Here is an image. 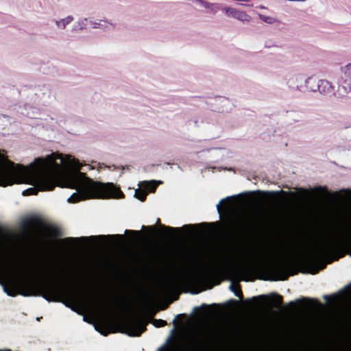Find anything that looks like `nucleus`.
<instances>
[{"instance_id": "obj_22", "label": "nucleus", "mask_w": 351, "mask_h": 351, "mask_svg": "<svg viewBox=\"0 0 351 351\" xmlns=\"http://www.w3.org/2000/svg\"><path fill=\"white\" fill-rule=\"evenodd\" d=\"M262 193L267 197L269 198H276L277 197L280 193L287 194V192L284 191H264L262 192Z\"/></svg>"}, {"instance_id": "obj_9", "label": "nucleus", "mask_w": 351, "mask_h": 351, "mask_svg": "<svg viewBox=\"0 0 351 351\" xmlns=\"http://www.w3.org/2000/svg\"><path fill=\"white\" fill-rule=\"evenodd\" d=\"M208 225H210V224L207 223H199L197 225V224H195V225L189 224V225H184L180 228H173V227H170V226H166L165 225L160 224V228L162 229L163 230H161L160 232V233L162 235L172 234H175V233L178 234L181 232L182 229L188 231V230H191L192 229H194L197 226H207Z\"/></svg>"}, {"instance_id": "obj_36", "label": "nucleus", "mask_w": 351, "mask_h": 351, "mask_svg": "<svg viewBox=\"0 0 351 351\" xmlns=\"http://www.w3.org/2000/svg\"><path fill=\"white\" fill-rule=\"evenodd\" d=\"M315 190H317V191H327V189L326 188H322L321 186L316 188Z\"/></svg>"}, {"instance_id": "obj_38", "label": "nucleus", "mask_w": 351, "mask_h": 351, "mask_svg": "<svg viewBox=\"0 0 351 351\" xmlns=\"http://www.w3.org/2000/svg\"><path fill=\"white\" fill-rule=\"evenodd\" d=\"M202 307L208 308H209V307H210V306L206 305V304H203V305H202Z\"/></svg>"}, {"instance_id": "obj_25", "label": "nucleus", "mask_w": 351, "mask_h": 351, "mask_svg": "<svg viewBox=\"0 0 351 351\" xmlns=\"http://www.w3.org/2000/svg\"><path fill=\"white\" fill-rule=\"evenodd\" d=\"M95 329L105 336L109 333V332L107 331L108 328H106V326L104 323L96 325Z\"/></svg>"}, {"instance_id": "obj_42", "label": "nucleus", "mask_w": 351, "mask_h": 351, "mask_svg": "<svg viewBox=\"0 0 351 351\" xmlns=\"http://www.w3.org/2000/svg\"><path fill=\"white\" fill-rule=\"evenodd\" d=\"M241 1H249V0H240Z\"/></svg>"}, {"instance_id": "obj_21", "label": "nucleus", "mask_w": 351, "mask_h": 351, "mask_svg": "<svg viewBox=\"0 0 351 351\" xmlns=\"http://www.w3.org/2000/svg\"><path fill=\"white\" fill-rule=\"evenodd\" d=\"M258 18L265 23L271 25L276 23L278 21L276 18L271 16H266L261 14H258Z\"/></svg>"}, {"instance_id": "obj_4", "label": "nucleus", "mask_w": 351, "mask_h": 351, "mask_svg": "<svg viewBox=\"0 0 351 351\" xmlns=\"http://www.w3.org/2000/svg\"><path fill=\"white\" fill-rule=\"evenodd\" d=\"M81 177L84 178L78 180L75 184V189L77 193H73L69 199L70 203H76L81 200L93 198H108L124 197L123 193L120 188L117 187L113 183H102L93 181L92 179L86 177L85 173H80Z\"/></svg>"}, {"instance_id": "obj_33", "label": "nucleus", "mask_w": 351, "mask_h": 351, "mask_svg": "<svg viewBox=\"0 0 351 351\" xmlns=\"http://www.w3.org/2000/svg\"><path fill=\"white\" fill-rule=\"evenodd\" d=\"M336 298H337L336 295H326L324 296V299L327 302H329L330 299H335Z\"/></svg>"}, {"instance_id": "obj_3", "label": "nucleus", "mask_w": 351, "mask_h": 351, "mask_svg": "<svg viewBox=\"0 0 351 351\" xmlns=\"http://www.w3.org/2000/svg\"><path fill=\"white\" fill-rule=\"evenodd\" d=\"M346 254L351 256V237L336 236L319 245L312 257L305 259L302 263L311 269L309 273L315 274L326 267V264H322L320 268H315L317 262L332 256L335 261H338Z\"/></svg>"}, {"instance_id": "obj_29", "label": "nucleus", "mask_w": 351, "mask_h": 351, "mask_svg": "<svg viewBox=\"0 0 351 351\" xmlns=\"http://www.w3.org/2000/svg\"><path fill=\"white\" fill-rule=\"evenodd\" d=\"M229 201V197H226V199H223L220 201V202L217 205V210L219 213L221 212V204L224 203H227Z\"/></svg>"}, {"instance_id": "obj_2", "label": "nucleus", "mask_w": 351, "mask_h": 351, "mask_svg": "<svg viewBox=\"0 0 351 351\" xmlns=\"http://www.w3.org/2000/svg\"><path fill=\"white\" fill-rule=\"evenodd\" d=\"M3 290L9 296L14 297L18 294L23 296L40 295L49 302H60L62 298H65L70 302L80 303L88 299L75 286L54 282L36 284L30 280H24L17 285L11 283L4 285Z\"/></svg>"}, {"instance_id": "obj_28", "label": "nucleus", "mask_w": 351, "mask_h": 351, "mask_svg": "<svg viewBox=\"0 0 351 351\" xmlns=\"http://www.w3.org/2000/svg\"><path fill=\"white\" fill-rule=\"evenodd\" d=\"M125 233L126 234H130V235L134 236V237H138L141 234V231H138V230H126L125 231Z\"/></svg>"}, {"instance_id": "obj_5", "label": "nucleus", "mask_w": 351, "mask_h": 351, "mask_svg": "<svg viewBox=\"0 0 351 351\" xmlns=\"http://www.w3.org/2000/svg\"><path fill=\"white\" fill-rule=\"evenodd\" d=\"M236 271L242 276H246L250 271H254L260 275L259 279L269 281L287 280L289 276L298 273L295 263L286 258H281L271 264L256 262L250 268L239 266Z\"/></svg>"}, {"instance_id": "obj_32", "label": "nucleus", "mask_w": 351, "mask_h": 351, "mask_svg": "<svg viewBox=\"0 0 351 351\" xmlns=\"http://www.w3.org/2000/svg\"><path fill=\"white\" fill-rule=\"evenodd\" d=\"M249 225L247 223H242V226H241V230H242V232H247V230H249Z\"/></svg>"}, {"instance_id": "obj_35", "label": "nucleus", "mask_w": 351, "mask_h": 351, "mask_svg": "<svg viewBox=\"0 0 351 351\" xmlns=\"http://www.w3.org/2000/svg\"><path fill=\"white\" fill-rule=\"evenodd\" d=\"M264 297H265L264 295H260L258 298L253 297V298H252L251 300L254 302H256L257 300H258V298H264Z\"/></svg>"}, {"instance_id": "obj_37", "label": "nucleus", "mask_w": 351, "mask_h": 351, "mask_svg": "<svg viewBox=\"0 0 351 351\" xmlns=\"http://www.w3.org/2000/svg\"><path fill=\"white\" fill-rule=\"evenodd\" d=\"M147 228L151 230H154V228L153 226H148Z\"/></svg>"}, {"instance_id": "obj_7", "label": "nucleus", "mask_w": 351, "mask_h": 351, "mask_svg": "<svg viewBox=\"0 0 351 351\" xmlns=\"http://www.w3.org/2000/svg\"><path fill=\"white\" fill-rule=\"evenodd\" d=\"M117 238L119 239H123L124 236L122 234H111V235H99V236H90L89 237H82L79 238H75V237H66L64 239H62L59 241V242L62 244H66V245H74L76 244L79 241H87V240H92L95 241L98 239H105V238Z\"/></svg>"}, {"instance_id": "obj_14", "label": "nucleus", "mask_w": 351, "mask_h": 351, "mask_svg": "<svg viewBox=\"0 0 351 351\" xmlns=\"http://www.w3.org/2000/svg\"><path fill=\"white\" fill-rule=\"evenodd\" d=\"M73 21V17L72 16H67L63 19H60L56 20L55 23L59 29H64L67 25L71 23Z\"/></svg>"}, {"instance_id": "obj_43", "label": "nucleus", "mask_w": 351, "mask_h": 351, "mask_svg": "<svg viewBox=\"0 0 351 351\" xmlns=\"http://www.w3.org/2000/svg\"><path fill=\"white\" fill-rule=\"evenodd\" d=\"M157 223H160V219H157Z\"/></svg>"}, {"instance_id": "obj_10", "label": "nucleus", "mask_w": 351, "mask_h": 351, "mask_svg": "<svg viewBox=\"0 0 351 351\" xmlns=\"http://www.w3.org/2000/svg\"><path fill=\"white\" fill-rule=\"evenodd\" d=\"M304 302H308V306L314 304H319V301L317 299H308L306 298H303L301 299H298L295 301H292L289 302L287 304V307L290 308L292 311H298L302 308H305V304Z\"/></svg>"}, {"instance_id": "obj_17", "label": "nucleus", "mask_w": 351, "mask_h": 351, "mask_svg": "<svg viewBox=\"0 0 351 351\" xmlns=\"http://www.w3.org/2000/svg\"><path fill=\"white\" fill-rule=\"evenodd\" d=\"M341 70L343 73L346 82H347L348 85L351 86V62L345 65Z\"/></svg>"}, {"instance_id": "obj_11", "label": "nucleus", "mask_w": 351, "mask_h": 351, "mask_svg": "<svg viewBox=\"0 0 351 351\" xmlns=\"http://www.w3.org/2000/svg\"><path fill=\"white\" fill-rule=\"evenodd\" d=\"M43 224L42 220L37 216H31L21 222V227L24 230H29L33 228H37Z\"/></svg>"}, {"instance_id": "obj_44", "label": "nucleus", "mask_w": 351, "mask_h": 351, "mask_svg": "<svg viewBox=\"0 0 351 351\" xmlns=\"http://www.w3.org/2000/svg\"><path fill=\"white\" fill-rule=\"evenodd\" d=\"M62 271H63V273L65 274V269H62Z\"/></svg>"}, {"instance_id": "obj_26", "label": "nucleus", "mask_w": 351, "mask_h": 351, "mask_svg": "<svg viewBox=\"0 0 351 351\" xmlns=\"http://www.w3.org/2000/svg\"><path fill=\"white\" fill-rule=\"evenodd\" d=\"M152 324L156 328L164 327L167 325V322L165 320L160 319H154L152 321Z\"/></svg>"}, {"instance_id": "obj_24", "label": "nucleus", "mask_w": 351, "mask_h": 351, "mask_svg": "<svg viewBox=\"0 0 351 351\" xmlns=\"http://www.w3.org/2000/svg\"><path fill=\"white\" fill-rule=\"evenodd\" d=\"M145 186L146 189L149 190L150 192H154L158 186V184L156 181L152 180L150 182H145Z\"/></svg>"}, {"instance_id": "obj_23", "label": "nucleus", "mask_w": 351, "mask_h": 351, "mask_svg": "<svg viewBox=\"0 0 351 351\" xmlns=\"http://www.w3.org/2000/svg\"><path fill=\"white\" fill-rule=\"evenodd\" d=\"M147 195V193L146 191L141 189H138L136 190L134 196L141 202H143L145 200Z\"/></svg>"}, {"instance_id": "obj_6", "label": "nucleus", "mask_w": 351, "mask_h": 351, "mask_svg": "<svg viewBox=\"0 0 351 351\" xmlns=\"http://www.w3.org/2000/svg\"><path fill=\"white\" fill-rule=\"evenodd\" d=\"M146 324L141 319H128L123 323V332L130 337H140L147 330Z\"/></svg>"}, {"instance_id": "obj_40", "label": "nucleus", "mask_w": 351, "mask_h": 351, "mask_svg": "<svg viewBox=\"0 0 351 351\" xmlns=\"http://www.w3.org/2000/svg\"><path fill=\"white\" fill-rule=\"evenodd\" d=\"M242 280H245V281H248V280H248L247 278H242Z\"/></svg>"}, {"instance_id": "obj_20", "label": "nucleus", "mask_w": 351, "mask_h": 351, "mask_svg": "<svg viewBox=\"0 0 351 351\" xmlns=\"http://www.w3.org/2000/svg\"><path fill=\"white\" fill-rule=\"evenodd\" d=\"M208 343L203 339H196V349L197 351H207Z\"/></svg>"}, {"instance_id": "obj_19", "label": "nucleus", "mask_w": 351, "mask_h": 351, "mask_svg": "<svg viewBox=\"0 0 351 351\" xmlns=\"http://www.w3.org/2000/svg\"><path fill=\"white\" fill-rule=\"evenodd\" d=\"M230 290L234 292V295L241 299L243 298V293L241 289V285L239 284L234 285L232 283L230 285Z\"/></svg>"}, {"instance_id": "obj_8", "label": "nucleus", "mask_w": 351, "mask_h": 351, "mask_svg": "<svg viewBox=\"0 0 351 351\" xmlns=\"http://www.w3.org/2000/svg\"><path fill=\"white\" fill-rule=\"evenodd\" d=\"M223 11L226 16L233 18L242 23H250L252 20V17L245 11L235 8L225 7Z\"/></svg>"}, {"instance_id": "obj_18", "label": "nucleus", "mask_w": 351, "mask_h": 351, "mask_svg": "<svg viewBox=\"0 0 351 351\" xmlns=\"http://www.w3.org/2000/svg\"><path fill=\"white\" fill-rule=\"evenodd\" d=\"M91 302L98 309L102 311H108L110 309V306L106 302H104L98 300H92Z\"/></svg>"}, {"instance_id": "obj_1", "label": "nucleus", "mask_w": 351, "mask_h": 351, "mask_svg": "<svg viewBox=\"0 0 351 351\" xmlns=\"http://www.w3.org/2000/svg\"><path fill=\"white\" fill-rule=\"evenodd\" d=\"M57 159L62 161L61 155L52 154L45 158H36L28 167L7 160L6 165L0 167V186L21 183H29L36 186L23 191L24 196L36 195L38 190L52 191L56 186L53 171L59 167Z\"/></svg>"}, {"instance_id": "obj_39", "label": "nucleus", "mask_w": 351, "mask_h": 351, "mask_svg": "<svg viewBox=\"0 0 351 351\" xmlns=\"http://www.w3.org/2000/svg\"><path fill=\"white\" fill-rule=\"evenodd\" d=\"M346 193H348V194H350V195H351V190H349V189H348V190H347V191H346Z\"/></svg>"}, {"instance_id": "obj_12", "label": "nucleus", "mask_w": 351, "mask_h": 351, "mask_svg": "<svg viewBox=\"0 0 351 351\" xmlns=\"http://www.w3.org/2000/svg\"><path fill=\"white\" fill-rule=\"evenodd\" d=\"M307 85L315 86L317 88H327L330 86L328 81L317 77H310L306 81Z\"/></svg>"}, {"instance_id": "obj_30", "label": "nucleus", "mask_w": 351, "mask_h": 351, "mask_svg": "<svg viewBox=\"0 0 351 351\" xmlns=\"http://www.w3.org/2000/svg\"><path fill=\"white\" fill-rule=\"evenodd\" d=\"M184 317H185L184 314H179V315H176L175 319L173 321V324L174 325L175 327H176L178 326L177 319L182 318Z\"/></svg>"}, {"instance_id": "obj_31", "label": "nucleus", "mask_w": 351, "mask_h": 351, "mask_svg": "<svg viewBox=\"0 0 351 351\" xmlns=\"http://www.w3.org/2000/svg\"><path fill=\"white\" fill-rule=\"evenodd\" d=\"M39 271L42 272V274H51V272H49V267H42L40 268V269H39ZM50 271H51V269H50Z\"/></svg>"}, {"instance_id": "obj_41", "label": "nucleus", "mask_w": 351, "mask_h": 351, "mask_svg": "<svg viewBox=\"0 0 351 351\" xmlns=\"http://www.w3.org/2000/svg\"><path fill=\"white\" fill-rule=\"evenodd\" d=\"M260 8H262V9L265 8V6H263V5L260 6Z\"/></svg>"}, {"instance_id": "obj_13", "label": "nucleus", "mask_w": 351, "mask_h": 351, "mask_svg": "<svg viewBox=\"0 0 351 351\" xmlns=\"http://www.w3.org/2000/svg\"><path fill=\"white\" fill-rule=\"evenodd\" d=\"M45 230L48 234L53 238H58L62 236L61 230L57 226L51 225L46 226Z\"/></svg>"}, {"instance_id": "obj_16", "label": "nucleus", "mask_w": 351, "mask_h": 351, "mask_svg": "<svg viewBox=\"0 0 351 351\" xmlns=\"http://www.w3.org/2000/svg\"><path fill=\"white\" fill-rule=\"evenodd\" d=\"M91 25L94 28H101L106 29L109 26L112 27V23L108 21L107 20H98L96 21L91 22Z\"/></svg>"}, {"instance_id": "obj_27", "label": "nucleus", "mask_w": 351, "mask_h": 351, "mask_svg": "<svg viewBox=\"0 0 351 351\" xmlns=\"http://www.w3.org/2000/svg\"><path fill=\"white\" fill-rule=\"evenodd\" d=\"M217 4L207 1L204 8L215 13L217 12Z\"/></svg>"}, {"instance_id": "obj_34", "label": "nucleus", "mask_w": 351, "mask_h": 351, "mask_svg": "<svg viewBox=\"0 0 351 351\" xmlns=\"http://www.w3.org/2000/svg\"><path fill=\"white\" fill-rule=\"evenodd\" d=\"M195 1L197 3H198L199 4H200L203 7H204L205 3H206V2H207V1H206L204 0H195Z\"/></svg>"}, {"instance_id": "obj_15", "label": "nucleus", "mask_w": 351, "mask_h": 351, "mask_svg": "<svg viewBox=\"0 0 351 351\" xmlns=\"http://www.w3.org/2000/svg\"><path fill=\"white\" fill-rule=\"evenodd\" d=\"M268 297L271 300V304L276 308H279L282 304V296L278 293H272Z\"/></svg>"}]
</instances>
